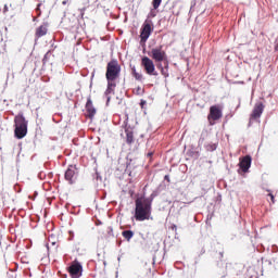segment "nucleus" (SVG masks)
<instances>
[{"instance_id": "22", "label": "nucleus", "mask_w": 278, "mask_h": 278, "mask_svg": "<svg viewBox=\"0 0 278 278\" xmlns=\"http://www.w3.org/2000/svg\"><path fill=\"white\" fill-rule=\"evenodd\" d=\"M108 101H110V98H108Z\"/></svg>"}, {"instance_id": "10", "label": "nucleus", "mask_w": 278, "mask_h": 278, "mask_svg": "<svg viewBox=\"0 0 278 278\" xmlns=\"http://www.w3.org/2000/svg\"><path fill=\"white\" fill-rule=\"evenodd\" d=\"M240 168L247 173V170H249V168H251V159L250 156H245L242 159V161L240 162Z\"/></svg>"}, {"instance_id": "3", "label": "nucleus", "mask_w": 278, "mask_h": 278, "mask_svg": "<svg viewBox=\"0 0 278 278\" xmlns=\"http://www.w3.org/2000/svg\"><path fill=\"white\" fill-rule=\"evenodd\" d=\"M15 123V138L18 140L27 136V122L23 115H16L14 118Z\"/></svg>"}, {"instance_id": "2", "label": "nucleus", "mask_w": 278, "mask_h": 278, "mask_svg": "<svg viewBox=\"0 0 278 278\" xmlns=\"http://www.w3.org/2000/svg\"><path fill=\"white\" fill-rule=\"evenodd\" d=\"M135 218L139 222L151 219V200L146 198L136 200Z\"/></svg>"}, {"instance_id": "15", "label": "nucleus", "mask_w": 278, "mask_h": 278, "mask_svg": "<svg viewBox=\"0 0 278 278\" xmlns=\"http://www.w3.org/2000/svg\"><path fill=\"white\" fill-rule=\"evenodd\" d=\"M122 236H124V238L129 241L131 238H134V231L131 230L123 231Z\"/></svg>"}, {"instance_id": "20", "label": "nucleus", "mask_w": 278, "mask_h": 278, "mask_svg": "<svg viewBox=\"0 0 278 278\" xmlns=\"http://www.w3.org/2000/svg\"><path fill=\"white\" fill-rule=\"evenodd\" d=\"M63 5H66V0H65V1H63Z\"/></svg>"}, {"instance_id": "19", "label": "nucleus", "mask_w": 278, "mask_h": 278, "mask_svg": "<svg viewBox=\"0 0 278 278\" xmlns=\"http://www.w3.org/2000/svg\"><path fill=\"white\" fill-rule=\"evenodd\" d=\"M269 197H270L273 203H275V195L274 194H269Z\"/></svg>"}, {"instance_id": "17", "label": "nucleus", "mask_w": 278, "mask_h": 278, "mask_svg": "<svg viewBox=\"0 0 278 278\" xmlns=\"http://www.w3.org/2000/svg\"><path fill=\"white\" fill-rule=\"evenodd\" d=\"M161 3H162V0H153L152 5H153L154 10H157V8H160Z\"/></svg>"}, {"instance_id": "12", "label": "nucleus", "mask_w": 278, "mask_h": 278, "mask_svg": "<svg viewBox=\"0 0 278 278\" xmlns=\"http://www.w3.org/2000/svg\"><path fill=\"white\" fill-rule=\"evenodd\" d=\"M73 177H75V169H73V167H70L66 172H65V179L67 181L73 182Z\"/></svg>"}, {"instance_id": "6", "label": "nucleus", "mask_w": 278, "mask_h": 278, "mask_svg": "<svg viewBox=\"0 0 278 278\" xmlns=\"http://www.w3.org/2000/svg\"><path fill=\"white\" fill-rule=\"evenodd\" d=\"M207 118L210 125H214L215 121H219V118H223V109L219 105L211 106Z\"/></svg>"}, {"instance_id": "8", "label": "nucleus", "mask_w": 278, "mask_h": 278, "mask_svg": "<svg viewBox=\"0 0 278 278\" xmlns=\"http://www.w3.org/2000/svg\"><path fill=\"white\" fill-rule=\"evenodd\" d=\"M149 36H151V24H144L140 35L142 42H147Z\"/></svg>"}, {"instance_id": "5", "label": "nucleus", "mask_w": 278, "mask_h": 278, "mask_svg": "<svg viewBox=\"0 0 278 278\" xmlns=\"http://www.w3.org/2000/svg\"><path fill=\"white\" fill-rule=\"evenodd\" d=\"M141 66H143L147 75H154L156 77L157 71H155V63L149 56L141 59Z\"/></svg>"}, {"instance_id": "7", "label": "nucleus", "mask_w": 278, "mask_h": 278, "mask_svg": "<svg viewBox=\"0 0 278 278\" xmlns=\"http://www.w3.org/2000/svg\"><path fill=\"white\" fill-rule=\"evenodd\" d=\"M68 273L72 278H80L81 277V264L78 262L72 263V265L68 268Z\"/></svg>"}, {"instance_id": "14", "label": "nucleus", "mask_w": 278, "mask_h": 278, "mask_svg": "<svg viewBox=\"0 0 278 278\" xmlns=\"http://www.w3.org/2000/svg\"><path fill=\"white\" fill-rule=\"evenodd\" d=\"M46 35H47V27L40 26L37 28L36 36H38V38L46 36Z\"/></svg>"}, {"instance_id": "21", "label": "nucleus", "mask_w": 278, "mask_h": 278, "mask_svg": "<svg viewBox=\"0 0 278 278\" xmlns=\"http://www.w3.org/2000/svg\"><path fill=\"white\" fill-rule=\"evenodd\" d=\"M148 155H153V153H148Z\"/></svg>"}, {"instance_id": "4", "label": "nucleus", "mask_w": 278, "mask_h": 278, "mask_svg": "<svg viewBox=\"0 0 278 278\" xmlns=\"http://www.w3.org/2000/svg\"><path fill=\"white\" fill-rule=\"evenodd\" d=\"M119 73H121V65H118V62L111 61L106 67L108 81H114V79H116V77H118Z\"/></svg>"}, {"instance_id": "9", "label": "nucleus", "mask_w": 278, "mask_h": 278, "mask_svg": "<svg viewBox=\"0 0 278 278\" xmlns=\"http://www.w3.org/2000/svg\"><path fill=\"white\" fill-rule=\"evenodd\" d=\"M262 112H264V105L262 103H257L254 106L251 117L252 118H260L262 116Z\"/></svg>"}, {"instance_id": "18", "label": "nucleus", "mask_w": 278, "mask_h": 278, "mask_svg": "<svg viewBox=\"0 0 278 278\" xmlns=\"http://www.w3.org/2000/svg\"><path fill=\"white\" fill-rule=\"evenodd\" d=\"M127 142H128V143L134 142V135L127 134Z\"/></svg>"}, {"instance_id": "16", "label": "nucleus", "mask_w": 278, "mask_h": 278, "mask_svg": "<svg viewBox=\"0 0 278 278\" xmlns=\"http://www.w3.org/2000/svg\"><path fill=\"white\" fill-rule=\"evenodd\" d=\"M131 71H132L134 77H135L137 80H139V81L142 80V74L137 73V72H136V67H132Z\"/></svg>"}, {"instance_id": "13", "label": "nucleus", "mask_w": 278, "mask_h": 278, "mask_svg": "<svg viewBox=\"0 0 278 278\" xmlns=\"http://www.w3.org/2000/svg\"><path fill=\"white\" fill-rule=\"evenodd\" d=\"M114 88H116V84H114V81L112 80H108V89L105 91V94H112V92H114Z\"/></svg>"}, {"instance_id": "1", "label": "nucleus", "mask_w": 278, "mask_h": 278, "mask_svg": "<svg viewBox=\"0 0 278 278\" xmlns=\"http://www.w3.org/2000/svg\"><path fill=\"white\" fill-rule=\"evenodd\" d=\"M148 55L156 62V67L166 79L168 77V56L166 55V51H164L162 47H156L153 48Z\"/></svg>"}, {"instance_id": "11", "label": "nucleus", "mask_w": 278, "mask_h": 278, "mask_svg": "<svg viewBox=\"0 0 278 278\" xmlns=\"http://www.w3.org/2000/svg\"><path fill=\"white\" fill-rule=\"evenodd\" d=\"M86 110L88 112L89 118H92V116H94V114H97V110L94 109V106H92V100L87 101Z\"/></svg>"}]
</instances>
